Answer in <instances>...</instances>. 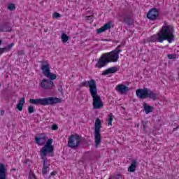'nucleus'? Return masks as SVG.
<instances>
[{
	"mask_svg": "<svg viewBox=\"0 0 179 179\" xmlns=\"http://www.w3.org/2000/svg\"><path fill=\"white\" fill-rule=\"evenodd\" d=\"M58 90L62 93V94H64V89H62V85H59Z\"/></svg>",
	"mask_w": 179,
	"mask_h": 179,
	"instance_id": "nucleus-33",
	"label": "nucleus"
},
{
	"mask_svg": "<svg viewBox=\"0 0 179 179\" xmlns=\"http://www.w3.org/2000/svg\"><path fill=\"white\" fill-rule=\"evenodd\" d=\"M87 17H91L90 16H88Z\"/></svg>",
	"mask_w": 179,
	"mask_h": 179,
	"instance_id": "nucleus-42",
	"label": "nucleus"
},
{
	"mask_svg": "<svg viewBox=\"0 0 179 179\" xmlns=\"http://www.w3.org/2000/svg\"><path fill=\"white\" fill-rule=\"evenodd\" d=\"M178 128H179V126H177L176 128H173V131H177L178 129Z\"/></svg>",
	"mask_w": 179,
	"mask_h": 179,
	"instance_id": "nucleus-37",
	"label": "nucleus"
},
{
	"mask_svg": "<svg viewBox=\"0 0 179 179\" xmlns=\"http://www.w3.org/2000/svg\"><path fill=\"white\" fill-rule=\"evenodd\" d=\"M12 27H10V25L8 22H6L3 25L0 26L1 33L10 32L12 31Z\"/></svg>",
	"mask_w": 179,
	"mask_h": 179,
	"instance_id": "nucleus-14",
	"label": "nucleus"
},
{
	"mask_svg": "<svg viewBox=\"0 0 179 179\" xmlns=\"http://www.w3.org/2000/svg\"><path fill=\"white\" fill-rule=\"evenodd\" d=\"M47 153L49 156H54V145H52V138H49L46 144L41 150V157L43 160V166L42 169L43 176H46L48 170H50V164L47 159Z\"/></svg>",
	"mask_w": 179,
	"mask_h": 179,
	"instance_id": "nucleus-3",
	"label": "nucleus"
},
{
	"mask_svg": "<svg viewBox=\"0 0 179 179\" xmlns=\"http://www.w3.org/2000/svg\"><path fill=\"white\" fill-rule=\"evenodd\" d=\"M62 100L59 98L57 97H45L40 99H29V103L31 104H34V106H54V104H58L59 103H62Z\"/></svg>",
	"mask_w": 179,
	"mask_h": 179,
	"instance_id": "nucleus-4",
	"label": "nucleus"
},
{
	"mask_svg": "<svg viewBox=\"0 0 179 179\" xmlns=\"http://www.w3.org/2000/svg\"><path fill=\"white\" fill-rule=\"evenodd\" d=\"M147 17L150 20H155L159 17V10L156 8H151L147 14Z\"/></svg>",
	"mask_w": 179,
	"mask_h": 179,
	"instance_id": "nucleus-12",
	"label": "nucleus"
},
{
	"mask_svg": "<svg viewBox=\"0 0 179 179\" xmlns=\"http://www.w3.org/2000/svg\"><path fill=\"white\" fill-rule=\"evenodd\" d=\"M8 9L9 10H15V9H16V5H15V3H10L8 6Z\"/></svg>",
	"mask_w": 179,
	"mask_h": 179,
	"instance_id": "nucleus-26",
	"label": "nucleus"
},
{
	"mask_svg": "<svg viewBox=\"0 0 179 179\" xmlns=\"http://www.w3.org/2000/svg\"><path fill=\"white\" fill-rule=\"evenodd\" d=\"M18 55H24V50L18 51Z\"/></svg>",
	"mask_w": 179,
	"mask_h": 179,
	"instance_id": "nucleus-34",
	"label": "nucleus"
},
{
	"mask_svg": "<svg viewBox=\"0 0 179 179\" xmlns=\"http://www.w3.org/2000/svg\"><path fill=\"white\" fill-rule=\"evenodd\" d=\"M45 141H47V136L35 137V141L36 142L37 145H44Z\"/></svg>",
	"mask_w": 179,
	"mask_h": 179,
	"instance_id": "nucleus-22",
	"label": "nucleus"
},
{
	"mask_svg": "<svg viewBox=\"0 0 179 179\" xmlns=\"http://www.w3.org/2000/svg\"><path fill=\"white\" fill-rule=\"evenodd\" d=\"M47 30H48V29L45 30V33H47Z\"/></svg>",
	"mask_w": 179,
	"mask_h": 179,
	"instance_id": "nucleus-41",
	"label": "nucleus"
},
{
	"mask_svg": "<svg viewBox=\"0 0 179 179\" xmlns=\"http://www.w3.org/2000/svg\"><path fill=\"white\" fill-rule=\"evenodd\" d=\"M103 41H108L107 39H103Z\"/></svg>",
	"mask_w": 179,
	"mask_h": 179,
	"instance_id": "nucleus-39",
	"label": "nucleus"
},
{
	"mask_svg": "<svg viewBox=\"0 0 179 179\" xmlns=\"http://www.w3.org/2000/svg\"><path fill=\"white\" fill-rule=\"evenodd\" d=\"M116 90L119 93H121V94H124V93H127V92L129 91V88L125 85H118L116 87Z\"/></svg>",
	"mask_w": 179,
	"mask_h": 179,
	"instance_id": "nucleus-13",
	"label": "nucleus"
},
{
	"mask_svg": "<svg viewBox=\"0 0 179 179\" xmlns=\"http://www.w3.org/2000/svg\"><path fill=\"white\" fill-rule=\"evenodd\" d=\"M110 64L109 61L106 57L105 55L103 54L100 58L98 59L97 62L95 64V68H98L99 69H101V68H104V66H107V64Z\"/></svg>",
	"mask_w": 179,
	"mask_h": 179,
	"instance_id": "nucleus-10",
	"label": "nucleus"
},
{
	"mask_svg": "<svg viewBox=\"0 0 179 179\" xmlns=\"http://www.w3.org/2000/svg\"><path fill=\"white\" fill-rule=\"evenodd\" d=\"M40 85L44 90H51L55 86L53 81L45 78L41 80Z\"/></svg>",
	"mask_w": 179,
	"mask_h": 179,
	"instance_id": "nucleus-11",
	"label": "nucleus"
},
{
	"mask_svg": "<svg viewBox=\"0 0 179 179\" xmlns=\"http://www.w3.org/2000/svg\"><path fill=\"white\" fill-rule=\"evenodd\" d=\"M1 44H2V41L0 40V45H1Z\"/></svg>",
	"mask_w": 179,
	"mask_h": 179,
	"instance_id": "nucleus-40",
	"label": "nucleus"
},
{
	"mask_svg": "<svg viewBox=\"0 0 179 179\" xmlns=\"http://www.w3.org/2000/svg\"><path fill=\"white\" fill-rule=\"evenodd\" d=\"M41 70L42 73H43L44 76L45 78H48V80H51L52 82L53 80H55L57 79V75L51 73L50 70V64H48V62L47 61H41Z\"/></svg>",
	"mask_w": 179,
	"mask_h": 179,
	"instance_id": "nucleus-8",
	"label": "nucleus"
},
{
	"mask_svg": "<svg viewBox=\"0 0 179 179\" xmlns=\"http://www.w3.org/2000/svg\"><path fill=\"white\" fill-rule=\"evenodd\" d=\"M53 17H55L56 19H58V17H61V14L58 13H54Z\"/></svg>",
	"mask_w": 179,
	"mask_h": 179,
	"instance_id": "nucleus-31",
	"label": "nucleus"
},
{
	"mask_svg": "<svg viewBox=\"0 0 179 179\" xmlns=\"http://www.w3.org/2000/svg\"><path fill=\"white\" fill-rule=\"evenodd\" d=\"M11 171H16V169H11Z\"/></svg>",
	"mask_w": 179,
	"mask_h": 179,
	"instance_id": "nucleus-38",
	"label": "nucleus"
},
{
	"mask_svg": "<svg viewBox=\"0 0 179 179\" xmlns=\"http://www.w3.org/2000/svg\"><path fill=\"white\" fill-rule=\"evenodd\" d=\"M114 118V115H113V113H110L108 115V125L113 124V120Z\"/></svg>",
	"mask_w": 179,
	"mask_h": 179,
	"instance_id": "nucleus-25",
	"label": "nucleus"
},
{
	"mask_svg": "<svg viewBox=\"0 0 179 179\" xmlns=\"http://www.w3.org/2000/svg\"><path fill=\"white\" fill-rule=\"evenodd\" d=\"M81 86L84 87L89 86L90 93L92 97V106L94 110L103 108L104 103L101 100V97H100V95L97 93V84L96 83V80L91 79L89 81H84L81 83Z\"/></svg>",
	"mask_w": 179,
	"mask_h": 179,
	"instance_id": "nucleus-2",
	"label": "nucleus"
},
{
	"mask_svg": "<svg viewBox=\"0 0 179 179\" xmlns=\"http://www.w3.org/2000/svg\"><path fill=\"white\" fill-rule=\"evenodd\" d=\"M141 125H142V129L143 132H148V122L142 121L141 122Z\"/></svg>",
	"mask_w": 179,
	"mask_h": 179,
	"instance_id": "nucleus-23",
	"label": "nucleus"
},
{
	"mask_svg": "<svg viewBox=\"0 0 179 179\" xmlns=\"http://www.w3.org/2000/svg\"><path fill=\"white\" fill-rule=\"evenodd\" d=\"M8 50H6V48H0V55H2V54H3V52H6Z\"/></svg>",
	"mask_w": 179,
	"mask_h": 179,
	"instance_id": "nucleus-30",
	"label": "nucleus"
},
{
	"mask_svg": "<svg viewBox=\"0 0 179 179\" xmlns=\"http://www.w3.org/2000/svg\"><path fill=\"white\" fill-rule=\"evenodd\" d=\"M55 174H57V172H56V171H52V172L50 173V176H49V178H51V176H55Z\"/></svg>",
	"mask_w": 179,
	"mask_h": 179,
	"instance_id": "nucleus-35",
	"label": "nucleus"
},
{
	"mask_svg": "<svg viewBox=\"0 0 179 179\" xmlns=\"http://www.w3.org/2000/svg\"><path fill=\"white\" fill-rule=\"evenodd\" d=\"M69 40V36L66 35V34L63 33L62 35V41L63 43H66Z\"/></svg>",
	"mask_w": 179,
	"mask_h": 179,
	"instance_id": "nucleus-24",
	"label": "nucleus"
},
{
	"mask_svg": "<svg viewBox=\"0 0 179 179\" xmlns=\"http://www.w3.org/2000/svg\"><path fill=\"white\" fill-rule=\"evenodd\" d=\"M110 29H111V22H108L101 28L98 29L96 33L97 34H100L101 33H104L106 30H110Z\"/></svg>",
	"mask_w": 179,
	"mask_h": 179,
	"instance_id": "nucleus-16",
	"label": "nucleus"
},
{
	"mask_svg": "<svg viewBox=\"0 0 179 179\" xmlns=\"http://www.w3.org/2000/svg\"><path fill=\"white\" fill-rule=\"evenodd\" d=\"M122 45H119L114 50L103 54L105 55L107 60L110 62H118V59H120V52L122 51L121 50Z\"/></svg>",
	"mask_w": 179,
	"mask_h": 179,
	"instance_id": "nucleus-6",
	"label": "nucleus"
},
{
	"mask_svg": "<svg viewBox=\"0 0 179 179\" xmlns=\"http://www.w3.org/2000/svg\"><path fill=\"white\" fill-rule=\"evenodd\" d=\"M165 40H167L169 43H173L176 40L174 28L171 25L163 26L157 35H153L147 38L148 43H156V41L163 43Z\"/></svg>",
	"mask_w": 179,
	"mask_h": 179,
	"instance_id": "nucleus-1",
	"label": "nucleus"
},
{
	"mask_svg": "<svg viewBox=\"0 0 179 179\" xmlns=\"http://www.w3.org/2000/svg\"><path fill=\"white\" fill-rule=\"evenodd\" d=\"M4 114H5V110H1L0 115H3Z\"/></svg>",
	"mask_w": 179,
	"mask_h": 179,
	"instance_id": "nucleus-36",
	"label": "nucleus"
},
{
	"mask_svg": "<svg viewBox=\"0 0 179 179\" xmlns=\"http://www.w3.org/2000/svg\"><path fill=\"white\" fill-rule=\"evenodd\" d=\"M117 71H118V69L117 68V66H113V67L108 68L105 71H103L102 73V75L103 76H106V75H108L110 73H115V72H117Z\"/></svg>",
	"mask_w": 179,
	"mask_h": 179,
	"instance_id": "nucleus-18",
	"label": "nucleus"
},
{
	"mask_svg": "<svg viewBox=\"0 0 179 179\" xmlns=\"http://www.w3.org/2000/svg\"><path fill=\"white\" fill-rule=\"evenodd\" d=\"M36 110H34V106H30L28 107V113L29 114H33Z\"/></svg>",
	"mask_w": 179,
	"mask_h": 179,
	"instance_id": "nucleus-27",
	"label": "nucleus"
},
{
	"mask_svg": "<svg viewBox=\"0 0 179 179\" xmlns=\"http://www.w3.org/2000/svg\"><path fill=\"white\" fill-rule=\"evenodd\" d=\"M136 96L141 100L145 99H151L156 101L159 99V95L148 88L138 89L136 91Z\"/></svg>",
	"mask_w": 179,
	"mask_h": 179,
	"instance_id": "nucleus-5",
	"label": "nucleus"
},
{
	"mask_svg": "<svg viewBox=\"0 0 179 179\" xmlns=\"http://www.w3.org/2000/svg\"><path fill=\"white\" fill-rule=\"evenodd\" d=\"M25 101L26 99L24 97L21 98L19 101V103L17 104L16 106V108H17L19 111H22V110H23V106H24Z\"/></svg>",
	"mask_w": 179,
	"mask_h": 179,
	"instance_id": "nucleus-20",
	"label": "nucleus"
},
{
	"mask_svg": "<svg viewBox=\"0 0 179 179\" xmlns=\"http://www.w3.org/2000/svg\"><path fill=\"white\" fill-rule=\"evenodd\" d=\"M14 44L13 43H10L7 46H6V49L7 51H10L12 47H13Z\"/></svg>",
	"mask_w": 179,
	"mask_h": 179,
	"instance_id": "nucleus-28",
	"label": "nucleus"
},
{
	"mask_svg": "<svg viewBox=\"0 0 179 179\" xmlns=\"http://www.w3.org/2000/svg\"><path fill=\"white\" fill-rule=\"evenodd\" d=\"M101 129V120L99 118H96L94 124V141L95 148H99L100 143H101V134L100 131Z\"/></svg>",
	"mask_w": 179,
	"mask_h": 179,
	"instance_id": "nucleus-7",
	"label": "nucleus"
},
{
	"mask_svg": "<svg viewBox=\"0 0 179 179\" xmlns=\"http://www.w3.org/2000/svg\"><path fill=\"white\" fill-rule=\"evenodd\" d=\"M124 23H126L127 26H133L134 25V19L131 17V15H127L123 19Z\"/></svg>",
	"mask_w": 179,
	"mask_h": 179,
	"instance_id": "nucleus-19",
	"label": "nucleus"
},
{
	"mask_svg": "<svg viewBox=\"0 0 179 179\" xmlns=\"http://www.w3.org/2000/svg\"><path fill=\"white\" fill-rule=\"evenodd\" d=\"M6 167L5 164H0V179H6Z\"/></svg>",
	"mask_w": 179,
	"mask_h": 179,
	"instance_id": "nucleus-17",
	"label": "nucleus"
},
{
	"mask_svg": "<svg viewBox=\"0 0 179 179\" xmlns=\"http://www.w3.org/2000/svg\"><path fill=\"white\" fill-rule=\"evenodd\" d=\"M169 59H176L177 55H168Z\"/></svg>",
	"mask_w": 179,
	"mask_h": 179,
	"instance_id": "nucleus-29",
	"label": "nucleus"
},
{
	"mask_svg": "<svg viewBox=\"0 0 179 179\" xmlns=\"http://www.w3.org/2000/svg\"><path fill=\"white\" fill-rule=\"evenodd\" d=\"M138 164L139 162H138V159L131 160V165L128 168V171H129V173H134Z\"/></svg>",
	"mask_w": 179,
	"mask_h": 179,
	"instance_id": "nucleus-15",
	"label": "nucleus"
},
{
	"mask_svg": "<svg viewBox=\"0 0 179 179\" xmlns=\"http://www.w3.org/2000/svg\"><path fill=\"white\" fill-rule=\"evenodd\" d=\"M85 138L78 134H71L69 138L68 146L71 149H76L80 145V142H83Z\"/></svg>",
	"mask_w": 179,
	"mask_h": 179,
	"instance_id": "nucleus-9",
	"label": "nucleus"
},
{
	"mask_svg": "<svg viewBox=\"0 0 179 179\" xmlns=\"http://www.w3.org/2000/svg\"><path fill=\"white\" fill-rule=\"evenodd\" d=\"M52 131H57V129H58V125H57L56 124H52Z\"/></svg>",
	"mask_w": 179,
	"mask_h": 179,
	"instance_id": "nucleus-32",
	"label": "nucleus"
},
{
	"mask_svg": "<svg viewBox=\"0 0 179 179\" xmlns=\"http://www.w3.org/2000/svg\"><path fill=\"white\" fill-rule=\"evenodd\" d=\"M143 107L144 108V111H145V114H149V113H152L153 111V110L155 109V108L153 106H148L147 103H144L143 105Z\"/></svg>",
	"mask_w": 179,
	"mask_h": 179,
	"instance_id": "nucleus-21",
	"label": "nucleus"
}]
</instances>
